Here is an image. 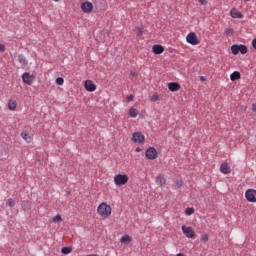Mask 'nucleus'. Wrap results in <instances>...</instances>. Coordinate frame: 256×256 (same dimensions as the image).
<instances>
[{"instance_id":"obj_43","label":"nucleus","mask_w":256,"mask_h":256,"mask_svg":"<svg viewBox=\"0 0 256 256\" xmlns=\"http://www.w3.org/2000/svg\"><path fill=\"white\" fill-rule=\"evenodd\" d=\"M88 256H99V255H97V254H89Z\"/></svg>"},{"instance_id":"obj_33","label":"nucleus","mask_w":256,"mask_h":256,"mask_svg":"<svg viewBox=\"0 0 256 256\" xmlns=\"http://www.w3.org/2000/svg\"><path fill=\"white\" fill-rule=\"evenodd\" d=\"M152 99L153 101H159V96L157 94H154Z\"/></svg>"},{"instance_id":"obj_13","label":"nucleus","mask_w":256,"mask_h":256,"mask_svg":"<svg viewBox=\"0 0 256 256\" xmlns=\"http://www.w3.org/2000/svg\"><path fill=\"white\" fill-rule=\"evenodd\" d=\"M168 89L169 91H179L181 89V85L177 82H170L168 83Z\"/></svg>"},{"instance_id":"obj_4","label":"nucleus","mask_w":256,"mask_h":256,"mask_svg":"<svg viewBox=\"0 0 256 256\" xmlns=\"http://www.w3.org/2000/svg\"><path fill=\"white\" fill-rule=\"evenodd\" d=\"M186 41L190 45H199V38L195 32H191L186 36Z\"/></svg>"},{"instance_id":"obj_22","label":"nucleus","mask_w":256,"mask_h":256,"mask_svg":"<svg viewBox=\"0 0 256 256\" xmlns=\"http://www.w3.org/2000/svg\"><path fill=\"white\" fill-rule=\"evenodd\" d=\"M239 47V53H241V55H246L247 53V46L243 45V44H240L238 45Z\"/></svg>"},{"instance_id":"obj_32","label":"nucleus","mask_w":256,"mask_h":256,"mask_svg":"<svg viewBox=\"0 0 256 256\" xmlns=\"http://www.w3.org/2000/svg\"><path fill=\"white\" fill-rule=\"evenodd\" d=\"M5 51V45L0 44V53H3Z\"/></svg>"},{"instance_id":"obj_3","label":"nucleus","mask_w":256,"mask_h":256,"mask_svg":"<svg viewBox=\"0 0 256 256\" xmlns=\"http://www.w3.org/2000/svg\"><path fill=\"white\" fill-rule=\"evenodd\" d=\"M132 141L138 145H143L145 143V135H143L141 132H134L132 134Z\"/></svg>"},{"instance_id":"obj_2","label":"nucleus","mask_w":256,"mask_h":256,"mask_svg":"<svg viewBox=\"0 0 256 256\" xmlns=\"http://www.w3.org/2000/svg\"><path fill=\"white\" fill-rule=\"evenodd\" d=\"M129 181V176L127 174H117L114 176V183L117 187H121V185H126Z\"/></svg>"},{"instance_id":"obj_21","label":"nucleus","mask_w":256,"mask_h":256,"mask_svg":"<svg viewBox=\"0 0 256 256\" xmlns=\"http://www.w3.org/2000/svg\"><path fill=\"white\" fill-rule=\"evenodd\" d=\"M121 243H125L126 245H129L131 243V238L129 235H125L120 239Z\"/></svg>"},{"instance_id":"obj_37","label":"nucleus","mask_w":256,"mask_h":256,"mask_svg":"<svg viewBox=\"0 0 256 256\" xmlns=\"http://www.w3.org/2000/svg\"><path fill=\"white\" fill-rule=\"evenodd\" d=\"M182 185H183V183H182L181 181L178 180V181L176 182V187H181Z\"/></svg>"},{"instance_id":"obj_16","label":"nucleus","mask_w":256,"mask_h":256,"mask_svg":"<svg viewBox=\"0 0 256 256\" xmlns=\"http://www.w3.org/2000/svg\"><path fill=\"white\" fill-rule=\"evenodd\" d=\"M156 183L160 187H165V183H166L165 176L163 174L158 175L156 178Z\"/></svg>"},{"instance_id":"obj_8","label":"nucleus","mask_w":256,"mask_h":256,"mask_svg":"<svg viewBox=\"0 0 256 256\" xmlns=\"http://www.w3.org/2000/svg\"><path fill=\"white\" fill-rule=\"evenodd\" d=\"M146 158L150 161H153V159H157V149L150 147L146 150Z\"/></svg>"},{"instance_id":"obj_9","label":"nucleus","mask_w":256,"mask_h":256,"mask_svg":"<svg viewBox=\"0 0 256 256\" xmlns=\"http://www.w3.org/2000/svg\"><path fill=\"white\" fill-rule=\"evenodd\" d=\"M83 13H91L93 11V3L86 1L81 4Z\"/></svg>"},{"instance_id":"obj_26","label":"nucleus","mask_w":256,"mask_h":256,"mask_svg":"<svg viewBox=\"0 0 256 256\" xmlns=\"http://www.w3.org/2000/svg\"><path fill=\"white\" fill-rule=\"evenodd\" d=\"M195 213V208L188 207L185 210V215H193Z\"/></svg>"},{"instance_id":"obj_17","label":"nucleus","mask_w":256,"mask_h":256,"mask_svg":"<svg viewBox=\"0 0 256 256\" xmlns=\"http://www.w3.org/2000/svg\"><path fill=\"white\" fill-rule=\"evenodd\" d=\"M8 109L9 111H15L17 109V102L15 100H9Z\"/></svg>"},{"instance_id":"obj_15","label":"nucleus","mask_w":256,"mask_h":256,"mask_svg":"<svg viewBox=\"0 0 256 256\" xmlns=\"http://www.w3.org/2000/svg\"><path fill=\"white\" fill-rule=\"evenodd\" d=\"M220 171L224 175H227V174L231 173V168L229 167V165H227V163H222L220 166Z\"/></svg>"},{"instance_id":"obj_39","label":"nucleus","mask_w":256,"mask_h":256,"mask_svg":"<svg viewBox=\"0 0 256 256\" xmlns=\"http://www.w3.org/2000/svg\"><path fill=\"white\" fill-rule=\"evenodd\" d=\"M141 151H143V149H141L140 147L136 148V153H141Z\"/></svg>"},{"instance_id":"obj_29","label":"nucleus","mask_w":256,"mask_h":256,"mask_svg":"<svg viewBox=\"0 0 256 256\" xmlns=\"http://www.w3.org/2000/svg\"><path fill=\"white\" fill-rule=\"evenodd\" d=\"M201 241L203 243H207L209 241V236L207 234H204L201 236Z\"/></svg>"},{"instance_id":"obj_30","label":"nucleus","mask_w":256,"mask_h":256,"mask_svg":"<svg viewBox=\"0 0 256 256\" xmlns=\"http://www.w3.org/2000/svg\"><path fill=\"white\" fill-rule=\"evenodd\" d=\"M59 221H61V215H56V216L53 218V223H59Z\"/></svg>"},{"instance_id":"obj_19","label":"nucleus","mask_w":256,"mask_h":256,"mask_svg":"<svg viewBox=\"0 0 256 256\" xmlns=\"http://www.w3.org/2000/svg\"><path fill=\"white\" fill-rule=\"evenodd\" d=\"M21 137L26 141V143H31V135L28 132H22Z\"/></svg>"},{"instance_id":"obj_27","label":"nucleus","mask_w":256,"mask_h":256,"mask_svg":"<svg viewBox=\"0 0 256 256\" xmlns=\"http://www.w3.org/2000/svg\"><path fill=\"white\" fill-rule=\"evenodd\" d=\"M6 205H8V207H15V200L12 198L8 199Z\"/></svg>"},{"instance_id":"obj_7","label":"nucleus","mask_w":256,"mask_h":256,"mask_svg":"<svg viewBox=\"0 0 256 256\" xmlns=\"http://www.w3.org/2000/svg\"><path fill=\"white\" fill-rule=\"evenodd\" d=\"M35 77L31 75L29 72H24L22 74V81L25 83V85H32Z\"/></svg>"},{"instance_id":"obj_44","label":"nucleus","mask_w":256,"mask_h":256,"mask_svg":"<svg viewBox=\"0 0 256 256\" xmlns=\"http://www.w3.org/2000/svg\"><path fill=\"white\" fill-rule=\"evenodd\" d=\"M54 1H56V2H57V1H59V0H54Z\"/></svg>"},{"instance_id":"obj_42","label":"nucleus","mask_w":256,"mask_h":256,"mask_svg":"<svg viewBox=\"0 0 256 256\" xmlns=\"http://www.w3.org/2000/svg\"><path fill=\"white\" fill-rule=\"evenodd\" d=\"M130 75H132V77H135V72H131Z\"/></svg>"},{"instance_id":"obj_31","label":"nucleus","mask_w":256,"mask_h":256,"mask_svg":"<svg viewBox=\"0 0 256 256\" xmlns=\"http://www.w3.org/2000/svg\"><path fill=\"white\" fill-rule=\"evenodd\" d=\"M226 35H227L228 37H231V35H233V29H227V30H226Z\"/></svg>"},{"instance_id":"obj_23","label":"nucleus","mask_w":256,"mask_h":256,"mask_svg":"<svg viewBox=\"0 0 256 256\" xmlns=\"http://www.w3.org/2000/svg\"><path fill=\"white\" fill-rule=\"evenodd\" d=\"M231 51L233 55H239V45L234 44L231 46Z\"/></svg>"},{"instance_id":"obj_6","label":"nucleus","mask_w":256,"mask_h":256,"mask_svg":"<svg viewBox=\"0 0 256 256\" xmlns=\"http://www.w3.org/2000/svg\"><path fill=\"white\" fill-rule=\"evenodd\" d=\"M182 232L188 239H193L195 237V230L192 227L182 226Z\"/></svg>"},{"instance_id":"obj_18","label":"nucleus","mask_w":256,"mask_h":256,"mask_svg":"<svg viewBox=\"0 0 256 256\" xmlns=\"http://www.w3.org/2000/svg\"><path fill=\"white\" fill-rule=\"evenodd\" d=\"M230 79H231V81H237L238 79H241V73H239V71H234L230 75Z\"/></svg>"},{"instance_id":"obj_24","label":"nucleus","mask_w":256,"mask_h":256,"mask_svg":"<svg viewBox=\"0 0 256 256\" xmlns=\"http://www.w3.org/2000/svg\"><path fill=\"white\" fill-rule=\"evenodd\" d=\"M129 115H130V117L135 118V117H137V115H139V111H137V109H135V108H130Z\"/></svg>"},{"instance_id":"obj_28","label":"nucleus","mask_w":256,"mask_h":256,"mask_svg":"<svg viewBox=\"0 0 256 256\" xmlns=\"http://www.w3.org/2000/svg\"><path fill=\"white\" fill-rule=\"evenodd\" d=\"M65 83V80L62 77L56 78V84L57 85H63Z\"/></svg>"},{"instance_id":"obj_38","label":"nucleus","mask_w":256,"mask_h":256,"mask_svg":"<svg viewBox=\"0 0 256 256\" xmlns=\"http://www.w3.org/2000/svg\"><path fill=\"white\" fill-rule=\"evenodd\" d=\"M200 81H207V77H205V76H200Z\"/></svg>"},{"instance_id":"obj_36","label":"nucleus","mask_w":256,"mask_h":256,"mask_svg":"<svg viewBox=\"0 0 256 256\" xmlns=\"http://www.w3.org/2000/svg\"><path fill=\"white\" fill-rule=\"evenodd\" d=\"M252 47L253 49H256V38L252 41Z\"/></svg>"},{"instance_id":"obj_45","label":"nucleus","mask_w":256,"mask_h":256,"mask_svg":"<svg viewBox=\"0 0 256 256\" xmlns=\"http://www.w3.org/2000/svg\"><path fill=\"white\" fill-rule=\"evenodd\" d=\"M244 1H249V0H244Z\"/></svg>"},{"instance_id":"obj_12","label":"nucleus","mask_w":256,"mask_h":256,"mask_svg":"<svg viewBox=\"0 0 256 256\" xmlns=\"http://www.w3.org/2000/svg\"><path fill=\"white\" fill-rule=\"evenodd\" d=\"M152 51H153L154 55H161V53H163V51H165V48H163V46H161L159 44H155L152 47Z\"/></svg>"},{"instance_id":"obj_5","label":"nucleus","mask_w":256,"mask_h":256,"mask_svg":"<svg viewBox=\"0 0 256 256\" xmlns=\"http://www.w3.org/2000/svg\"><path fill=\"white\" fill-rule=\"evenodd\" d=\"M245 198L249 203H256V190L248 189L245 192Z\"/></svg>"},{"instance_id":"obj_11","label":"nucleus","mask_w":256,"mask_h":256,"mask_svg":"<svg viewBox=\"0 0 256 256\" xmlns=\"http://www.w3.org/2000/svg\"><path fill=\"white\" fill-rule=\"evenodd\" d=\"M230 16L232 17V19H243V14L239 11H237V8H232L230 10Z\"/></svg>"},{"instance_id":"obj_25","label":"nucleus","mask_w":256,"mask_h":256,"mask_svg":"<svg viewBox=\"0 0 256 256\" xmlns=\"http://www.w3.org/2000/svg\"><path fill=\"white\" fill-rule=\"evenodd\" d=\"M135 30H136V34L138 35V37H141V35H143V33H145V30L143 29V27L137 26L135 28Z\"/></svg>"},{"instance_id":"obj_34","label":"nucleus","mask_w":256,"mask_h":256,"mask_svg":"<svg viewBox=\"0 0 256 256\" xmlns=\"http://www.w3.org/2000/svg\"><path fill=\"white\" fill-rule=\"evenodd\" d=\"M133 99H134L133 95H128V96H127V101H128V102L133 101Z\"/></svg>"},{"instance_id":"obj_20","label":"nucleus","mask_w":256,"mask_h":256,"mask_svg":"<svg viewBox=\"0 0 256 256\" xmlns=\"http://www.w3.org/2000/svg\"><path fill=\"white\" fill-rule=\"evenodd\" d=\"M71 251H73V248L69 247V246H64L61 249V253H63V255H69V253H71Z\"/></svg>"},{"instance_id":"obj_14","label":"nucleus","mask_w":256,"mask_h":256,"mask_svg":"<svg viewBox=\"0 0 256 256\" xmlns=\"http://www.w3.org/2000/svg\"><path fill=\"white\" fill-rule=\"evenodd\" d=\"M18 62L23 66L27 67L29 65V61L27 60V57L23 54L18 55Z\"/></svg>"},{"instance_id":"obj_41","label":"nucleus","mask_w":256,"mask_h":256,"mask_svg":"<svg viewBox=\"0 0 256 256\" xmlns=\"http://www.w3.org/2000/svg\"><path fill=\"white\" fill-rule=\"evenodd\" d=\"M176 256H185L183 253H178Z\"/></svg>"},{"instance_id":"obj_10","label":"nucleus","mask_w":256,"mask_h":256,"mask_svg":"<svg viewBox=\"0 0 256 256\" xmlns=\"http://www.w3.org/2000/svg\"><path fill=\"white\" fill-rule=\"evenodd\" d=\"M84 87H85L86 91H89L90 93L97 89V86L91 80H86Z\"/></svg>"},{"instance_id":"obj_1","label":"nucleus","mask_w":256,"mask_h":256,"mask_svg":"<svg viewBox=\"0 0 256 256\" xmlns=\"http://www.w3.org/2000/svg\"><path fill=\"white\" fill-rule=\"evenodd\" d=\"M97 213L100 217H109L111 215V206L103 202L98 206Z\"/></svg>"},{"instance_id":"obj_40","label":"nucleus","mask_w":256,"mask_h":256,"mask_svg":"<svg viewBox=\"0 0 256 256\" xmlns=\"http://www.w3.org/2000/svg\"><path fill=\"white\" fill-rule=\"evenodd\" d=\"M252 111H254V113H256V104L252 105Z\"/></svg>"},{"instance_id":"obj_35","label":"nucleus","mask_w":256,"mask_h":256,"mask_svg":"<svg viewBox=\"0 0 256 256\" xmlns=\"http://www.w3.org/2000/svg\"><path fill=\"white\" fill-rule=\"evenodd\" d=\"M199 3H200L201 5H207V0H199Z\"/></svg>"}]
</instances>
